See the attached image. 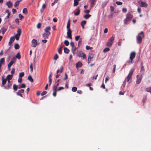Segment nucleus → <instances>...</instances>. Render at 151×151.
Listing matches in <instances>:
<instances>
[{
  "instance_id": "nucleus-52",
  "label": "nucleus",
  "mask_w": 151,
  "mask_h": 151,
  "mask_svg": "<svg viewBox=\"0 0 151 151\" xmlns=\"http://www.w3.org/2000/svg\"><path fill=\"white\" fill-rule=\"evenodd\" d=\"M70 45L72 47V48L74 47V43L73 42H71L70 43Z\"/></svg>"
},
{
  "instance_id": "nucleus-59",
  "label": "nucleus",
  "mask_w": 151,
  "mask_h": 151,
  "mask_svg": "<svg viewBox=\"0 0 151 151\" xmlns=\"http://www.w3.org/2000/svg\"><path fill=\"white\" fill-rule=\"evenodd\" d=\"M83 59H85L86 58V55L84 53H83V55H82V57Z\"/></svg>"
},
{
  "instance_id": "nucleus-11",
  "label": "nucleus",
  "mask_w": 151,
  "mask_h": 151,
  "mask_svg": "<svg viewBox=\"0 0 151 151\" xmlns=\"http://www.w3.org/2000/svg\"><path fill=\"white\" fill-rule=\"evenodd\" d=\"M147 6V4L145 2L141 1L140 3V6L141 7H146Z\"/></svg>"
},
{
  "instance_id": "nucleus-24",
  "label": "nucleus",
  "mask_w": 151,
  "mask_h": 151,
  "mask_svg": "<svg viewBox=\"0 0 151 151\" xmlns=\"http://www.w3.org/2000/svg\"><path fill=\"white\" fill-rule=\"evenodd\" d=\"M91 16V15L89 14H88L84 15L83 16V17H84V18L86 19H88L89 17H90Z\"/></svg>"
},
{
  "instance_id": "nucleus-20",
  "label": "nucleus",
  "mask_w": 151,
  "mask_h": 151,
  "mask_svg": "<svg viewBox=\"0 0 151 151\" xmlns=\"http://www.w3.org/2000/svg\"><path fill=\"white\" fill-rule=\"evenodd\" d=\"M7 29L6 28H5L4 27H2L0 30V32H2L3 34H4L6 31V30Z\"/></svg>"
},
{
  "instance_id": "nucleus-7",
  "label": "nucleus",
  "mask_w": 151,
  "mask_h": 151,
  "mask_svg": "<svg viewBox=\"0 0 151 151\" xmlns=\"http://www.w3.org/2000/svg\"><path fill=\"white\" fill-rule=\"evenodd\" d=\"M37 45V40L35 39H33L32 41L31 46L35 47Z\"/></svg>"
},
{
  "instance_id": "nucleus-26",
  "label": "nucleus",
  "mask_w": 151,
  "mask_h": 151,
  "mask_svg": "<svg viewBox=\"0 0 151 151\" xmlns=\"http://www.w3.org/2000/svg\"><path fill=\"white\" fill-rule=\"evenodd\" d=\"M18 88V86L16 85V84H14L13 85V89L15 91H17Z\"/></svg>"
},
{
  "instance_id": "nucleus-29",
  "label": "nucleus",
  "mask_w": 151,
  "mask_h": 151,
  "mask_svg": "<svg viewBox=\"0 0 151 151\" xmlns=\"http://www.w3.org/2000/svg\"><path fill=\"white\" fill-rule=\"evenodd\" d=\"M13 76V75H8L7 76V77H6V79L10 80L12 78Z\"/></svg>"
},
{
  "instance_id": "nucleus-1",
  "label": "nucleus",
  "mask_w": 151,
  "mask_h": 151,
  "mask_svg": "<svg viewBox=\"0 0 151 151\" xmlns=\"http://www.w3.org/2000/svg\"><path fill=\"white\" fill-rule=\"evenodd\" d=\"M144 37V32L141 31L140 33H138L137 36V42L138 44H140L142 41V39Z\"/></svg>"
},
{
  "instance_id": "nucleus-41",
  "label": "nucleus",
  "mask_w": 151,
  "mask_h": 151,
  "mask_svg": "<svg viewBox=\"0 0 151 151\" xmlns=\"http://www.w3.org/2000/svg\"><path fill=\"white\" fill-rule=\"evenodd\" d=\"M83 52L82 51L79 52L78 54V56L81 57H82V55H83Z\"/></svg>"
},
{
  "instance_id": "nucleus-50",
  "label": "nucleus",
  "mask_w": 151,
  "mask_h": 151,
  "mask_svg": "<svg viewBox=\"0 0 151 151\" xmlns=\"http://www.w3.org/2000/svg\"><path fill=\"white\" fill-rule=\"evenodd\" d=\"M80 38V36H76L75 37V40L76 41H78V40Z\"/></svg>"
},
{
  "instance_id": "nucleus-45",
  "label": "nucleus",
  "mask_w": 151,
  "mask_h": 151,
  "mask_svg": "<svg viewBox=\"0 0 151 151\" xmlns=\"http://www.w3.org/2000/svg\"><path fill=\"white\" fill-rule=\"evenodd\" d=\"M86 48L87 50L92 49L93 48L92 47H90V46H88V45L86 46Z\"/></svg>"
},
{
  "instance_id": "nucleus-9",
  "label": "nucleus",
  "mask_w": 151,
  "mask_h": 151,
  "mask_svg": "<svg viewBox=\"0 0 151 151\" xmlns=\"http://www.w3.org/2000/svg\"><path fill=\"white\" fill-rule=\"evenodd\" d=\"M93 57V54L91 53L89 55L88 59V63H91V59Z\"/></svg>"
},
{
  "instance_id": "nucleus-23",
  "label": "nucleus",
  "mask_w": 151,
  "mask_h": 151,
  "mask_svg": "<svg viewBox=\"0 0 151 151\" xmlns=\"http://www.w3.org/2000/svg\"><path fill=\"white\" fill-rule=\"evenodd\" d=\"M2 85L3 86L4 85L6 82V79H4V77H3L2 78Z\"/></svg>"
},
{
  "instance_id": "nucleus-39",
  "label": "nucleus",
  "mask_w": 151,
  "mask_h": 151,
  "mask_svg": "<svg viewBox=\"0 0 151 151\" xmlns=\"http://www.w3.org/2000/svg\"><path fill=\"white\" fill-rule=\"evenodd\" d=\"M64 43L66 46H68L69 44V42L67 40H65L64 41Z\"/></svg>"
},
{
  "instance_id": "nucleus-27",
  "label": "nucleus",
  "mask_w": 151,
  "mask_h": 151,
  "mask_svg": "<svg viewBox=\"0 0 151 151\" xmlns=\"http://www.w3.org/2000/svg\"><path fill=\"white\" fill-rule=\"evenodd\" d=\"M96 1V0H91V7L93 6L95 3Z\"/></svg>"
},
{
  "instance_id": "nucleus-12",
  "label": "nucleus",
  "mask_w": 151,
  "mask_h": 151,
  "mask_svg": "<svg viewBox=\"0 0 151 151\" xmlns=\"http://www.w3.org/2000/svg\"><path fill=\"white\" fill-rule=\"evenodd\" d=\"M15 40L14 37H11L9 41V45H11L13 42Z\"/></svg>"
},
{
  "instance_id": "nucleus-22",
  "label": "nucleus",
  "mask_w": 151,
  "mask_h": 151,
  "mask_svg": "<svg viewBox=\"0 0 151 151\" xmlns=\"http://www.w3.org/2000/svg\"><path fill=\"white\" fill-rule=\"evenodd\" d=\"M14 63V61L11 60L8 65V67L9 70H10V68L11 66Z\"/></svg>"
},
{
  "instance_id": "nucleus-49",
  "label": "nucleus",
  "mask_w": 151,
  "mask_h": 151,
  "mask_svg": "<svg viewBox=\"0 0 151 151\" xmlns=\"http://www.w3.org/2000/svg\"><path fill=\"white\" fill-rule=\"evenodd\" d=\"M58 58V56L57 54H56L54 58V59L55 60H56Z\"/></svg>"
},
{
  "instance_id": "nucleus-63",
  "label": "nucleus",
  "mask_w": 151,
  "mask_h": 151,
  "mask_svg": "<svg viewBox=\"0 0 151 151\" xmlns=\"http://www.w3.org/2000/svg\"><path fill=\"white\" fill-rule=\"evenodd\" d=\"M106 2L102 4V7L104 8L106 5Z\"/></svg>"
},
{
  "instance_id": "nucleus-35",
  "label": "nucleus",
  "mask_w": 151,
  "mask_h": 151,
  "mask_svg": "<svg viewBox=\"0 0 151 151\" xmlns=\"http://www.w3.org/2000/svg\"><path fill=\"white\" fill-rule=\"evenodd\" d=\"M20 36V35H18L17 34H16L15 35V38L17 40H19V39Z\"/></svg>"
},
{
  "instance_id": "nucleus-58",
  "label": "nucleus",
  "mask_w": 151,
  "mask_h": 151,
  "mask_svg": "<svg viewBox=\"0 0 151 151\" xmlns=\"http://www.w3.org/2000/svg\"><path fill=\"white\" fill-rule=\"evenodd\" d=\"M18 82L19 83H21L22 82V78L19 77L18 80Z\"/></svg>"
},
{
  "instance_id": "nucleus-48",
  "label": "nucleus",
  "mask_w": 151,
  "mask_h": 151,
  "mask_svg": "<svg viewBox=\"0 0 151 151\" xmlns=\"http://www.w3.org/2000/svg\"><path fill=\"white\" fill-rule=\"evenodd\" d=\"M116 3L117 5H122V2L119 1H116Z\"/></svg>"
},
{
  "instance_id": "nucleus-31",
  "label": "nucleus",
  "mask_w": 151,
  "mask_h": 151,
  "mask_svg": "<svg viewBox=\"0 0 151 151\" xmlns=\"http://www.w3.org/2000/svg\"><path fill=\"white\" fill-rule=\"evenodd\" d=\"M77 49V47H75L74 48L73 47L72 48V51L73 54H74L76 53V51Z\"/></svg>"
},
{
  "instance_id": "nucleus-8",
  "label": "nucleus",
  "mask_w": 151,
  "mask_h": 151,
  "mask_svg": "<svg viewBox=\"0 0 151 151\" xmlns=\"http://www.w3.org/2000/svg\"><path fill=\"white\" fill-rule=\"evenodd\" d=\"M137 78L136 81V83L137 84H139L141 82L142 76H139L138 75H137Z\"/></svg>"
},
{
  "instance_id": "nucleus-37",
  "label": "nucleus",
  "mask_w": 151,
  "mask_h": 151,
  "mask_svg": "<svg viewBox=\"0 0 151 151\" xmlns=\"http://www.w3.org/2000/svg\"><path fill=\"white\" fill-rule=\"evenodd\" d=\"M16 58L18 59H20L21 58V55L20 53L19 52H18L16 56Z\"/></svg>"
},
{
  "instance_id": "nucleus-60",
  "label": "nucleus",
  "mask_w": 151,
  "mask_h": 151,
  "mask_svg": "<svg viewBox=\"0 0 151 151\" xmlns=\"http://www.w3.org/2000/svg\"><path fill=\"white\" fill-rule=\"evenodd\" d=\"M15 21L18 24H19V20L18 19V18L16 19L15 20Z\"/></svg>"
},
{
  "instance_id": "nucleus-25",
  "label": "nucleus",
  "mask_w": 151,
  "mask_h": 151,
  "mask_svg": "<svg viewBox=\"0 0 151 151\" xmlns=\"http://www.w3.org/2000/svg\"><path fill=\"white\" fill-rule=\"evenodd\" d=\"M28 79L31 82H33V79L30 75H29L28 77Z\"/></svg>"
},
{
  "instance_id": "nucleus-28",
  "label": "nucleus",
  "mask_w": 151,
  "mask_h": 151,
  "mask_svg": "<svg viewBox=\"0 0 151 151\" xmlns=\"http://www.w3.org/2000/svg\"><path fill=\"white\" fill-rule=\"evenodd\" d=\"M64 52L66 53H68L70 51L66 47L64 48Z\"/></svg>"
},
{
  "instance_id": "nucleus-61",
  "label": "nucleus",
  "mask_w": 151,
  "mask_h": 151,
  "mask_svg": "<svg viewBox=\"0 0 151 151\" xmlns=\"http://www.w3.org/2000/svg\"><path fill=\"white\" fill-rule=\"evenodd\" d=\"M65 78H64V80H65L66 79H67V78H68V75H67V74L66 73H65Z\"/></svg>"
},
{
  "instance_id": "nucleus-17",
  "label": "nucleus",
  "mask_w": 151,
  "mask_h": 151,
  "mask_svg": "<svg viewBox=\"0 0 151 151\" xmlns=\"http://www.w3.org/2000/svg\"><path fill=\"white\" fill-rule=\"evenodd\" d=\"M26 87V85L24 83L22 84L21 85L18 86V89H20L21 88H25Z\"/></svg>"
},
{
  "instance_id": "nucleus-53",
  "label": "nucleus",
  "mask_w": 151,
  "mask_h": 151,
  "mask_svg": "<svg viewBox=\"0 0 151 151\" xmlns=\"http://www.w3.org/2000/svg\"><path fill=\"white\" fill-rule=\"evenodd\" d=\"M147 99L146 96L143 99L142 101L144 104Z\"/></svg>"
},
{
  "instance_id": "nucleus-33",
  "label": "nucleus",
  "mask_w": 151,
  "mask_h": 151,
  "mask_svg": "<svg viewBox=\"0 0 151 151\" xmlns=\"http://www.w3.org/2000/svg\"><path fill=\"white\" fill-rule=\"evenodd\" d=\"M14 48L16 49H19V46L18 44H16L14 45Z\"/></svg>"
},
{
  "instance_id": "nucleus-30",
  "label": "nucleus",
  "mask_w": 151,
  "mask_h": 151,
  "mask_svg": "<svg viewBox=\"0 0 151 151\" xmlns=\"http://www.w3.org/2000/svg\"><path fill=\"white\" fill-rule=\"evenodd\" d=\"M77 10V11L76 13H75L74 14L75 16H78V15L80 12V10L79 9H76Z\"/></svg>"
},
{
  "instance_id": "nucleus-19",
  "label": "nucleus",
  "mask_w": 151,
  "mask_h": 151,
  "mask_svg": "<svg viewBox=\"0 0 151 151\" xmlns=\"http://www.w3.org/2000/svg\"><path fill=\"white\" fill-rule=\"evenodd\" d=\"M50 35V34H48L47 33H45L42 35V37H43L44 39H48V36H49Z\"/></svg>"
},
{
  "instance_id": "nucleus-5",
  "label": "nucleus",
  "mask_w": 151,
  "mask_h": 151,
  "mask_svg": "<svg viewBox=\"0 0 151 151\" xmlns=\"http://www.w3.org/2000/svg\"><path fill=\"white\" fill-rule=\"evenodd\" d=\"M134 72V70L133 69H132L130 71L129 73L127 76V77L125 78V81L128 82L130 78H131L132 75Z\"/></svg>"
},
{
  "instance_id": "nucleus-6",
  "label": "nucleus",
  "mask_w": 151,
  "mask_h": 151,
  "mask_svg": "<svg viewBox=\"0 0 151 151\" xmlns=\"http://www.w3.org/2000/svg\"><path fill=\"white\" fill-rule=\"evenodd\" d=\"M24 89H22L18 91V92L16 93V94L18 96H19L22 97H23L21 93H24Z\"/></svg>"
},
{
  "instance_id": "nucleus-2",
  "label": "nucleus",
  "mask_w": 151,
  "mask_h": 151,
  "mask_svg": "<svg viewBox=\"0 0 151 151\" xmlns=\"http://www.w3.org/2000/svg\"><path fill=\"white\" fill-rule=\"evenodd\" d=\"M133 17V15L130 13H128L127 15L126 18L124 20V24H126L127 22L132 19Z\"/></svg>"
},
{
  "instance_id": "nucleus-32",
  "label": "nucleus",
  "mask_w": 151,
  "mask_h": 151,
  "mask_svg": "<svg viewBox=\"0 0 151 151\" xmlns=\"http://www.w3.org/2000/svg\"><path fill=\"white\" fill-rule=\"evenodd\" d=\"M20 1L18 0L15 3L14 5L15 6H18L19 4V2Z\"/></svg>"
},
{
  "instance_id": "nucleus-43",
  "label": "nucleus",
  "mask_w": 151,
  "mask_h": 151,
  "mask_svg": "<svg viewBox=\"0 0 151 151\" xmlns=\"http://www.w3.org/2000/svg\"><path fill=\"white\" fill-rule=\"evenodd\" d=\"M4 62V58H2L0 60V63L2 64Z\"/></svg>"
},
{
  "instance_id": "nucleus-56",
  "label": "nucleus",
  "mask_w": 151,
  "mask_h": 151,
  "mask_svg": "<svg viewBox=\"0 0 151 151\" xmlns=\"http://www.w3.org/2000/svg\"><path fill=\"white\" fill-rule=\"evenodd\" d=\"M19 16L20 20L22 19L24 17L20 14L19 15Z\"/></svg>"
},
{
  "instance_id": "nucleus-10",
  "label": "nucleus",
  "mask_w": 151,
  "mask_h": 151,
  "mask_svg": "<svg viewBox=\"0 0 151 151\" xmlns=\"http://www.w3.org/2000/svg\"><path fill=\"white\" fill-rule=\"evenodd\" d=\"M67 35L68 37L70 39H72V37L71 35V30L69 29V30H67Z\"/></svg>"
},
{
  "instance_id": "nucleus-62",
  "label": "nucleus",
  "mask_w": 151,
  "mask_h": 151,
  "mask_svg": "<svg viewBox=\"0 0 151 151\" xmlns=\"http://www.w3.org/2000/svg\"><path fill=\"white\" fill-rule=\"evenodd\" d=\"M110 9L111 12H113L114 10V8L113 6H110Z\"/></svg>"
},
{
  "instance_id": "nucleus-40",
  "label": "nucleus",
  "mask_w": 151,
  "mask_h": 151,
  "mask_svg": "<svg viewBox=\"0 0 151 151\" xmlns=\"http://www.w3.org/2000/svg\"><path fill=\"white\" fill-rule=\"evenodd\" d=\"M77 90V88L76 87H73L72 88V91L75 92Z\"/></svg>"
},
{
  "instance_id": "nucleus-57",
  "label": "nucleus",
  "mask_w": 151,
  "mask_h": 151,
  "mask_svg": "<svg viewBox=\"0 0 151 151\" xmlns=\"http://www.w3.org/2000/svg\"><path fill=\"white\" fill-rule=\"evenodd\" d=\"M47 92L45 91H43L41 94L42 96L45 95L47 93Z\"/></svg>"
},
{
  "instance_id": "nucleus-54",
  "label": "nucleus",
  "mask_w": 151,
  "mask_h": 151,
  "mask_svg": "<svg viewBox=\"0 0 151 151\" xmlns=\"http://www.w3.org/2000/svg\"><path fill=\"white\" fill-rule=\"evenodd\" d=\"M127 9L126 8H123L122 9V11L123 12L126 13L127 12Z\"/></svg>"
},
{
  "instance_id": "nucleus-15",
  "label": "nucleus",
  "mask_w": 151,
  "mask_h": 151,
  "mask_svg": "<svg viewBox=\"0 0 151 151\" xmlns=\"http://www.w3.org/2000/svg\"><path fill=\"white\" fill-rule=\"evenodd\" d=\"M12 86V83H7L6 86H4V88L6 89H8L10 88H11Z\"/></svg>"
},
{
  "instance_id": "nucleus-47",
  "label": "nucleus",
  "mask_w": 151,
  "mask_h": 151,
  "mask_svg": "<svg viewBox=\"0 0 151 151\" xmlns=\"http://www.w3.org/2000/svg\"><path fill=\"white\" fill-rule=\"evenodd\" d=\"M21 29H19L17 31V34L21 35Z\"/></svg>"
},
{
  "instance_id": "nucleus-4",
  "label": "nucleus",
  "mask_w": 151,
  "mask_h": 151,
  "mask_svg": "<svg viewBox=\"0 0 151 151\" xmlns=\"http://www.w3.org/2000/svg\"><path fill=\"white\" fill-rule=\"evenodd\" d=\"M114 38L113 36H112L108 40L106 44V45L108 47H111L114 40Z\"/></svg>"
},
{
  "instance_id": "nucleus-21",
  "label": "nucleus",
  "mask_w": 151,
  "mask_h": 151,
  "mask_svg": "<svg viewBox=\"0 0 151 151\" xmlns=\"http://www.w3.org/2000/svg\"><path fill=\"white\" fill-rule=\"evenodd\" d=\"M86 21L85 20L81 22V24L83 29H84V25L86 24Z\"/></svg>"
},
{
  "instance_id": "nucleus-44",
  "label": "nucleus",
  "mask_w": 151,
  "mask_h": 151,
  "mask_svg": "<svg viewBox=\"0 0 151 151\" xmlns=\"http://www.w3.org/2000/svg\"><path fill=\"white\" fill-rule=\"evenodd\" d=\"M146 90L148 92L151 93V87L147 88L146 89Z\"/></svg>"
},
{
  "instance_id": "nucleus-38",
  "label": "nucleus",
  "mask_w": 151,
  "mask_h": 151,
  "mask_svg": "<svg viewBox=\"0 0 151 151\" xmlns=\"http://www.w3.org/2000/svg\"><path fill=\"white\" fill-rule=\"evenodd\" d=\"M78 2L77 1L74 0V4L73 5L74 6H76L78 5Z\"/></svg>"
},
{
  "instance_id": "nucleus-42",
  "label": "nucleus",
  "mask_w": 151,
  "mask_h": 151,
  "mask_svg": "<svg viewBox=\"0 0 151 151\" xmlns=\"http://www.w3.org/2000/svg\"><path fill=\"white\" fill-rule=\"evenodd\" d=\"M22 12H23V13H24L25 14H26L27 13V8H24Z\"/></svg>"
},
{
  "instance_id": "nucleus-16",
  "label": "nucleus",
  "mask_w": 151,
  "mask_h": 151,
  "mask_svg": "<svg viewBox=\"0 0 151 151\" xmlns=\"http://www.w3.org/2000/svg\"><path fill=\"white\" fill-rule=\"evenodd\" d=\"M82 64L80 61L78 62L76 64V67L77 68L81 67L82 66Z\"/></svg>"
},
{
  "instance_id": "nucleus-64",
  "label": "nucleus",
  "mask_w": 151,
  "mask_h": 151,
  "mask_svg": "<svg viewBox=\"0 0 151 151\" xmlns=\"http://www.w3.org/2000/svg\"><path fill=\"white\" fill-rule=\"evenodd\" d=\"M77 93L79 94H81L82 93V91L81 90H78L77 91Z\"/></svg>"
},
{
  "instance_id": "nucleus-14",
  "label": "nucleus",
  "mask_w": 151,
  "mask_h": 151,
  "mask_svg": "<svg viewBox=\"0 0 151 151\" xmlns=\"http://www.w3.org/2000/svg\"><path fill=\"white\" fill-rule=\"evenodd\" d=\"M6 4L7 6L9 8H11L13 4L10 1L7 2L6 3Z\"/></svg>"
},
{
  "instance_id": "nucleus-18",
  "label": "nucleus",
  "mask_w": 151,
  "mask_h": 151,
  "mask_svg": "<svg viewBox=\"0 0 151 151\" xmlns=\"http://www.w3.org/2000/svg\"><path fill=\"white\" fill-rule=\"evenodd\" d=\"M70 20L69 19L68 21L67 25L66 27L67 29V30H69V29L71 30L70 28Z\"/></svg>"
},
{
  "instance_id": "nucleus-36",
  "label": "nucleus",
  "mask_w": 151,
  "mask_h": 151,
  "mask_svg": "<svg viewBox=\"0 0 151 151\" xmlns=\"http://www.w3.org/2000/svg\"><path fill=\"white\" fill-rule=\"evenodd\" d=\"M24 72H22L19 73V77L22 78V77L24 76Z\"/></svg>"
},
{
  "instance_id": "nucleus-34",
  "label": "nucleus",
  "mask_w": 151,
  "mask_h": 151,
  "mask_svg": "<svg viewBox=\"0 0 151 151\" xmlns=\"http://www.w3.org/2000/svg\"><path fill=\"white\" fill-rule=\"evenodd\" d=\"M109 50L110 49L109 48L106 47L105 48V49H104L103 52H106L109 51Z\"/></svg>"
},
{
  "instance_id": "nucleus-13",
  "label": "nucleus",
  "mask_w": 151,
  "mask_h": 151,
  "mask_svg": "<svg viewBox=\"0 0 151 151\" xmlns=\"http://www.w3.org/2000/svg\"><path fill=\"white\" fill-rule=\"evenodd\" d=\"M50 29V27L49 26L46 27L45 29V33L50 34V33L49 31Z\"/></svg>"
},
{
  "instance_id": "nucleus-3",
  "label": "nucleus",
  "mask_w": 151,
  "mask_h": 151,
  "mask_svg": "<svg viewBox=\"0 0 151 151\" xmlns=\"http://www.w3.org/2000/svg\"><path fill=\"white\" fill-rule=\"evenodd\" d=\"M136 55V53L134 52H132L130 55V60L128 61V63L130 64L133 63V59L135 58Z\"/></svg>"
},
{
  "instance_id": "nucleus-46",
  "label": "nucleus",
  "mask_w": 151,
  "mask_h": 151,
  "mask_svg": "<svg viewBox=\"0 0 151 151\" xmlns=\"http://www.w3.org/2000/svg\"><path fill=\"white\" fill-rule=\"evenodd\" d=\"M57 87L56 86H53V90L54 91L57 92Z\"/></svg>"
},
{
  "instance_id": "nucleus-55",
  "label": "nucleus",
  "mask_w": 151,
  "mask_h": 151,
  "mask_svg": "<svg viewBox=\"0 0 151 151\" xmlns=\"http://www.w3.org/2000/svg\"><path fill=\"white\" fill-rule=\"evenodd\" d=\"M41 24L40 23H38L37 25V28L38 29H39L41 27Z\"/></svg>"
},
{
  "instance_id": "nucleus-51",
  "label": "nucleus",
  "mask_w": 151,
  "mask_h": 151,
  "mask_svg": "<svg viewBox=\"0 0 151 151\" xmlns=\"http://www.w3.org/2000/svg\"><path fill=\"white\" fill-rule=\"evenodd\" d=\"M58 51L59 53L61 54L62 52V50L61 49V47H60L58 50Z\"/></svg>"
}]
</instances>
